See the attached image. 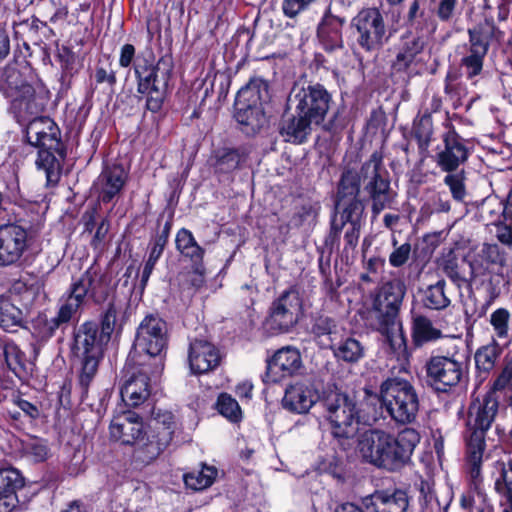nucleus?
<instances>
[{
	"label": "nucleus",
	"instance_id": "nucleus-52",
	"mask_svg": "<svg viewBox=\"0 0 512 512\" xmlns=\"http://www.w3.org/2000/svg\"><path fill=\"white\" fill-rule=\"evenodd\" d=\"M4 358L8 368L16 375L25 372L26 357L16 344L7 343L4 346Z\"/></svg>",
	"mask_w": 512,
	"mask_h": 512
},
{
	"label": "nucleus",
	"instance_id": "nucleus-23",
	"mask_svg": "<svg viewBox=\"0 0 512 512\" xmlns=\"http://www.w3.org/2000/svg\"><path fill=\"white\" fill-rule=\"evenodd\" d=\"M363 505L370 512H409V497L400 489L378 490L365 497Z\"/></svg>",
	"mask_w": 512,
	"mask_h": 512
},
{
	"label": "nucleus",
	"instance_id": "nucleus-44",
	"mask_svg": "<svg viewBox=\"0 0 512 512\" xmlns=\"http://www.w3.org/2000/svg\"><path fill=\"white\" fill-rule=\"evenodd\" d=\"M442 333L435 328L429 318L418 315L413 319L412 338L416 346L430 341L437 340Z\"/></svg>",
	"mask_w": 512,
	"mask_h": 512
},
{
	"label": "nucleus",
	"instance_id": "nucleus-19",
	"mask_svg": "<svg viewBox=\"0 0 512 512\" xmlns=\"http://www.w3.org/2000/svg\"><path fill=\"white\" fill-rule=\"evenodd\" d=\"M444 149L437 154V164L445 172L456 171L465 163L470 154L469 141L454 129L449 130L443 138Z\"/></svg>",
	"mask_w": 512,
	"mask_h": 512
},
{
	"label": "nucleus",
	"instance_id": "nucleus-43",
	"mask_svg": "<svg viewBox=\"0 0 512 512\" xmlns=\"http://www.w3.org/2000/svg\"><path fill=\"white\" fill-rule=\"evenodd\" d=\"M498 477L494 489L500 496V504L512 506V463L497 462Z\"/></svg>",
	"mask_w": 512,
	"mask_h": 512
},
{
	"label": "nucleus",
	"instance_id": "nucleus-24",
	"mask_svg": "<svg viewBox=\"0 0 512 512\" xmlns=\"http://www.w3.org/2000/svg\"><path fill=\"white\" fill-rule=\"evenodd\" d=\"M188 359L191 371L195 374H203L219 365L220 354L209 341L194 339L190 342Z\"/></svg>",
	"mask_w": 512,
	"mask_h": 512
},
{
	"label": "nucleus",
	"instance_id": "nucleus-31",
	"mask_svg": "<svg viewBox=\"0 0 512 512\" xmlns=\"http://www.w3.org/2000/svg\"><path fill=\"white\" fill-rule=\"evenodd\" d=\"M407 25L406 31H411L417 35H425V37L436 31L437 23L432 14L425 8L420 7L419 0H413L408 7L405 17Z\"/></svg>",
	"mask_w": 512,
	"mask_h": 512
},
{
	"label": "nucleus",
	"instance_id": "nucleus-4",
	"mask_svg": "<svg viewBox=\"0 0 512 512\" xmlns=\"http://www.w3.org/2000/svg\"><path fill=\"white\" fill-rule=\"evenodd\" d=\"M319 405L334 437L348 439L355 435L360 409L354 393L328 388L320 394Z\"/></svg>",
	"mask_w": 512,
	"mask_h": 512
},
{
	"label": "nucleus",
	"instance_id": "nucleus-9",
	"mask_svg": "<svg viewBox=\"0 0 512 512\" xmlns=\"http://www.w3.org/2000/svg\"><path fill=\"white\" fill-rule=\"evenodd\" d=\"M420 434L413 428H405L397 436L387 432L376 467L389 472L399 471L410 462Z\"/></svg>",
	"mask_w": 512,
	"mask_h": 512
},
{
	"label": "nucleus",
	"instance_id": "nucleus-46",
	"mask_svg": "<svg viewBox=\"0 0 512 512\" xmlns=\"http://www.w3.org/2000/svg\"><path fill=\"white\" fill-rule=\"evenodd\" d=\"M217 473L218 472L215 467L203 465L201 470L185 474L184 482L188 488L193 490H203L212 485Z\"/></svg>",
	"mask_w": 512,
	"mask_h": 512
},
{
	"label": "nucleus",
	"instance_id": "nucleus-21",
	"mask_svg": "<svg viewBox=\"0 0 512 512\" xmlns=\"http://www.w3.org/2000/svg\"><path fill=\"white\" fill-rule=\"evenodd\" d=\"M301 367L299 350L291 346L282 347L267 361L266 377L268 381L277 383L283 378L293 376Z\"/></svg>",
	"mask_w": 512,
	"mask_h": 512
},
{
	"label": "nucleus",
	"instance_id": "nucleus-39",
	"mask_svg": "<svg viewBox=\"0 0 512 512\" xmlns=\"http://www.w3.org/2000/svg\"><path fill=\"white\" fill-rule=\"evenodd\" d=\"M333 351V355L337 360L349 364H355L365 357V346L354 337H347L336 343L333 347H329Z\"/></svg>",
	"mask_w": 512,
	"mask_h": 512
},
{
	"label": "nucleus",
	"instance_id": "nucleus-62",
	"mask_svg": "<svg viewBox=\"0 0 512 512\" xmlns=\"http://www.w3.org/2000/svg\"><path fill=\"white\" fill-rule=\"evenodd\" d=\"M56 126L55 123L48 117H39L33 119L26 128V138L36 139V135L43 133L45 130Z\"/></svg>",
	"mask_w": 512,
	"mask_h": 512
},
{
	"label": "nucleus",
	"instance_id": "nucleus-2",
	"mask_svg": "<svg viewBox=\"0 0 512 512\" xmlns=\"http://www.w3.org/2000/svg\"><path fill=\"white\" fill-rule=\"evenodd\" d=\"M333 104L332 94L318 82H295L287 99L293 113L284 115L279 133L284 141L302 144L307 141L313 126H320Z\"/></svg>",
	"mask_w": 512,
	"mask_h": 512
},
{
	"label": "nucleus",
	"instance_id": "nucleus-29",
	"mask_svg": "<svg viewBox=\"0 0 512 512\" xmlns=\"http://www.w3.org/2000/svg\"><path fill=\"white\" fill-rule=\"evenodd\" d=\"M149 377L139 371L129 376L123 383L120 394L122 400L131 407H137L150 396Z\"/></svg>",
	"mask_w": 512,
	"mask_h": 512
},
{
	"label": "nucleus",
	"instance_id": "nucleus-54",
	"mask_svg": "<svg viewBox=\"0 0 512 512\" xmlns=\"http://www.w3.org/2000/svg\"><path fill=\"white\" fill-rule=\"evenodd\" d=\"M24 453L35 462H42L47 458L49 448L43 439L32 437L22 442Z\"/></svg>",
	"mask_w": 512,
	"mask_h": 512
},
{
	"label": "nucleus",
	"instance_id": "nucleus-40",
	"mask_svg": "<svg viewBox=\"0 0 512 512\" xmlns=\"http://www.w3.org/2000/svg\"><path fill=\"white\" fill-rule=\"evenodd\" d=\"M175 244L179 253L192 264L203 262L205 249L197 243L190 230L181 228L176 234Z\"/></svg>",
	"mask_w": 512,
	"mask_h": 512
},
{
	"label": "nucleus",
	"instance_id": "nucleus-17",
	"mask_svg": "<svg viewBox=\"0 0 512 512\" xmlns=\"http://www.w3.org/2000/svg\"><path fill=\"white\" fill-rule=\"evenodd\" d=\"M59 129L57 126L36 135V139H27L32 146L41 148L38 152L36 165L44 173L47 185H55L60 178V165L53 151L60 145Z\"/></svg>",
	"mask_w": 512,
	"mask_h": 512
},
{
	"label": "nucleus",
	"instance_id": "nucleus-48",
	"mask_svg": "<svg viewBox=\"0 0 512 512\" xmlns=\"http://www.w3.org/2000/svg\"><path fill=\"white\" fill-rule=\"evenodd\" d=\"M413 133L418 142L419 149L422 151L427 150L433 135V123L429 113L423 114L414 122Z\"/></svg>",
	"mask_w": 512,
	"mask_h": 512
},
{
	"label": "nucleus",
	"instance_id": "nucleus-10",
	"mask_svg": "<svg viewBox=\"0 0 512 512\" xmlns=\"http://www.w3.org/2000/svg\"><path fill=\"white\" fill-rule=\"evenodd\" d=\"M465 361L459 354L432 356L425 364L426 382L436 392L448 393L464 376Z\"/></svg>",
	"mask_w": 512,
	"mask_h": 512
},
{
	"label": "nucleus",
	"instance_id": "nucleus-51",
	"mask_svg": "<svg viewBox=\"0 0 512 512\" xmlns=\"http://www.w3.org/2000/svg\"><path fill=\"white\" fill-rule=\"evenodd\" d=\"M122 312V306L115 301H111L101 319L102 339L109 341L113 331L115 330L118 322V316Z\"/></svg>",
	"mask_w": 512,
	"mask_h": 512
},
{
	"label": "nucleus",
	"instance_id": "nucleus-42",
	"mask_svg": "<svg viewBox=\"0 0 512 512\" xmlns=\"http://www.w3.org/2000/svg\"><path fill=\"white\" fill-rule=\"evenodd\" d=\"M446 281L441 279L429 285L423 292V305L432 310H443L450 306L451 300L446 293Z\"/></svg>",
	"mask_w": 512,
	"mask_h": 512
},
{
	"label": "nucleus",
	"instance_id": "nucleus-58",
	"mask_svg": "<svg viewBox=\"0 0 512 512\" xmlns=\"http://www.w3.org/2000/svg\"><path fill=\"white\" fill-rule=\"evenodd\" d=\"M152 427L156 431V435L169 432L171 441L175 429L174 415L169 411L159 410L158 412L154 413Z\"/></svg>",
	"mask_w": 512,
	"mask_h": 512
},
{
	"label": "nucleus",
	"instance_id": "nucleus-15",
	"mask_svg": "<svg viewBox=\"0 0 512 512\" xmlns=\"http://www.w3.org/2000/svg\"><path fill=\"white\" fill-rule=\"evenodd\" d=\"M28 228L18 223L0 225V268L19 264L32 244Z\"/></svg>",
	"mask_w": 512,
	"mask_h": 512
},
{
	"label": "nucleus",
	"instance_id": "nucleus-35",
	"mask_svg": "<svg viewBox=\"0 0 512 512\" xmlns=\"http://www.w3.org/2000/svg\"><path fill=\"white\" fill-rule=\"evenodd\" d=\"M269 99L268 82L260 77H252L250 81L238 91L235 102L262 106V104L269 101Z\"/></svg>",
	"mask_w": 512,
	"mask_h": 512
},
{
	"label": "nucleus",
	"instance_id": "nucleus-7",
	"mask_svg": "<svg viewBox=\"0 0 512 512\" xmlns=\"http://www.w3.org/2000/svg\"><path fill=\"white\" fill-rule=\"evenodd\" d=\"M171 71L172 61L167 57H161L156 65L147 59L134 63L137 91L147 95L146 108L153 113L163 105Z\"/></svg>",
	"mask_w": 512,
	"mask_h": 512
},
{
	"label": "nucleus",
	"instance_id": "nucleus-3",
	"mask_svg": "<svg viewBox=\"0 0 512 512\" xmlns=\"http://www.w3.org/2000/svg\"><path fill=\"white\" fill-rule=\"evenodd\" d=\"M503 391L509 396L510 405H512V358L507 360L492 388L484 395L483 399H477L469 406L470 435L467 438V459L473 478L480 475L485 448V433L495 420L499 409L500 396L498 393Z\"/></svg>",
	"mask_w": 512,
	"mask_h": 512
},
{
	"label": "nucleus",
	"instance_id": "nucleus-47",
	"mask_svg": "<svg viewBox=\"0 0 512 512\" xmlns=\"http://www.w3.org/2000/svg\"><path fill=\"white\" fill-rule=\"evenodd\" d=\"M509 320L510 312L505 308H498L490 315V324L497 338L503 341V346L510 343Z\"/></svg>",
	"mask_w": 512,
	"mask_h": 512
},
{
	"label": "nucleus",
	"instance_id": "nucleus-8",
	"mask_svg": "<svg viewBox=\"0 0 512 512\" xmlns=\"http://www.w3.org/2000/svg\"><path fill=\"white\" fill-rule=\"evenodd\" d=\"M351 25L357 32V44L368 53L380 51L391 37L384 15L376 7L360 10Z\"/></svg>",
	"mask_w": 512,
	"mask_h": 512
},
{
	"label": "nucleus",
	"instance_id": "nucleus-26",
	"mask_svg": "<svg viewBox=\"0 0 512 512\" xmlns=\"http://www.w3.org/2000/svg\"><path fill=\"white\" fill-rule=\"evenodd\" d=\"M319 398L320 394H317L311 386L296 383L286 388L282 405L291 412L303 414L307 413L314 404H319Z\"/></svg>",
	"mask_w": 512,
	"mask_h": 512
},
{
	"label": "nucleus",
	"instance_id": "nucleus-63",
	"mask_svg": "<svg viewBox=\"0 0 512 512\" xmlns=\"http://www.w3.org/2000/svg\"><path fill=\"white\" fill-rule=\"evenodd\" d=\"M456 5L457 0H440L436 8L437 17L442 22L451 21L455 13Z\"/></svg>",
	"mask_w": 512,
	"mask_h": 512
},
{
	"label": "nucleus",
	"instance_id": "nucleus-27",
	"mask_svg": "<svg viewBox=\"0 0 512 512\" xmlns=\"http://www.w3.org/2000/svg\"><path fill=\"white\" fill-rule=\"evenodd\" d=\"M127 181V172L124 167L114 164L103 169L97 179L99 199L103 203H109L123 189Z\"/></svg>",
	"mask_w": 512,
	"mask_h": 512
},
{
	"label": "nucleus",
	"instance_id": "nucleus-11",
	"mask_svg": "<svg viewBox=\"0 0 512 512\" xmlns=\"http://www.w3.org/2000/svg\"><path fill=\"white\" fill-rule=\"evenodd\" d=\"M0 89L11 99L13 108L21 115H36L40 107L33 86L14 65H7L1 75Z\"/></svg>",
	"mask_w": 512,
	"mask_h": 512
},
{
	"label": "nucleus",
	"instance_id": "nucleus-16",
	"mask_svg": "<svg viewBox=\"0 0 512 512\" xmlns=\"http://www.w3.org/2000/svg\"><path fill=\"white\" fill-rule=\"evenodd\" d=\"M406 293V285L400 279L384 283L373 303V311L378 324L383 323L384 329L395 327L399 320V310Z\"/></svg>",
	"mask_w": 512,
	"mask_h": 512
},
{
	"label": "nucleus",
	"instance_id": "nucleus-18",
	"mask_svg": "<svg viewBox=\"0 0 512 512\" xmlns=\"http://www.w3.org/2000/svg\"><path fill=\"white\" fill-rule=\"evenodd\" d=\"M426 45L427 37L425 35L405 31L400 37L398 51L391 63V75L408 82L411 78L409 73L411 66L415 58L424 51Z\"/></svg>",
	"mask_w": 512,
	"mask_h": 512
},
{
	"label": "nucleus",
	"instance_id": "nucleus-61",
	"mask_svg": "<svg viewBox=\"0 0 512 512\" xmlns=\"http://www.w3.org/2000/svg\"><path fill=\"white\" fill-rule=\"evenodd\" d=\"M444 183L449 187L452 197L456 201H462L466 196L464 184V171L450 173L445 176Z\"/></svg>",
	"mask_w": 512,
	"mask_h": 512
},
{
	"label": "nucleus",
	"instance_id": "nucleus-5",
	"mask_svg": "<svg viewBox=\"0 0 512 512\" xmlns=\"http://www.w3.org/2000/svg\"><path fill=\"white\" fill-rule=\"evenodd\" d=\"M108 342L102 339L95 322L87 321L74 329L72 351L81 358L79 387L82 402L88 400L89 386L103 357V346Z\"/></svg>",
	"mask_w": 512,
	"mask_h": 512
},
{
	"label": "nucleus",
	"instance_id": "nucleus-41",
	"mask_svg": "<svg viewBox=\"0 0 512 512\" xmlns=\"http://www.w3.org/2000/svg\"><path fill=\"white\" fill-rule=\"evenodd\" d=\"M383 335L386 336V340L393 353L396 355L398 361H408L409 352L407 349L406 338L404 336L401 322L397 321L395 327H388L384 329V324H378L377 328Z\"/></svg>",
	"mask_w": 512,
	"mask_h": 512
},
{
	"label": "nucleus",
	"instance_id": "nucleus-38",
	"mask_svg": "<svg viewBox=\"0 0 512 512\" xmlns=\"http://www.w3.org/2000/svg\"><path fill=\"white\" fill-rule=\"evenodd\" d=\"M245 160V153L241 149L222 147L213 151L209 163L216 171L227 173L237 169Z\"/></svg>",
	"mask_w": 512,
	"mask_h": 512
},
{
	"label": "nucleus",
	"instance_id": "nucleus-30",
	"mask_svg": "<svg viewBox=\"0 0 512 512\" xmlns=\"http://www.w3.org/2000/svg\"><path fill=\"white\" fill-rule=\"evenodd\" d=\"M310 334L321 348L328 349L340 336L339 326L335 318L317 314L311 318Z\"/></svg>",
	"mask_w": 512,
	"mask_h": 512
},
{
	"label": "nucleus",
	"instance_id": "nucleus-12",
	"mask_svg": "<svg viewBox=\"0 0 512 512\" xmlns=\"http://www.w3.org/2000/svg\"><path fill=\"white\" fill-rule=\"evenodd\" d=\"M168 344V325L159 314H148L140 322L134 349L150 357H161Z\"/></svg>",
	"mask_w": 512,
	"mask_h": 512
},
{
	"label": "nucleus",
	"instance_id": "nucleus-22",
	"mask_svg": "<svg viewBox=\"0 0 512 512\" xmlns=\"http://www.w3.org/2000/svg\"><path fill=\"white\" fill-rule=\"evenodd\" d=\"M110 435L124 445H134L143 434L141 417L133 411L115 415L110 423Z\"/></svg>",
	"mask_w": 512,
	"mask_h": 512
},
{
	"label": "nucleus",
	"instance_id": "nucleus-1",
	"mask_svg": "<svg viewBox=\"0 0 512 512\" xmlns=\"http://www.w3.org/2000/svg\"><path fill=\"white\" fill-rule=\"evenodd\" d=\"M361 187L371 202L374 217L395 200L396 193L391 188L389 174L378 151L373 152L358 170L345 167L337 184L335 210L325 244L331 248L339 246L344 232L343 253L346 255L356 249L364 222L365 205L359 198Z\"/></svg>",
	"mask_w": 512,
	"mask_h": 512
},
{
	"label": "nucleus",
	"instance_id": "nucleus-49",
	"mask_svg": "<svg viewBox=\"0 0 512 512\" xmlns=\"http://www.w3.org/2000/svg\"><path fill=\"white\" fill-rule=\"evenodd\" d=\"M22 321V312L9 300L1 297L0 299V326L10 331L20 325Z\"/></svg>",
	"mask_w": 512,
	"mask_h": 512
},
{
	"label": "nucleus",
	"instance_id": "nucleus-64",
	"mask_svg": "<svg viewBox=\"0 0 512 512\" xmlns=\"http://www.w3.org/2000/svg\"><path fill=\"white\" fill-rule=\"evenodd\" d=\"M496 227V238L497 240L506 245L507 247H512V223L507 222H495Z\"/></svg>",
	"mask_w": 512,
	"mask_h": 512
},
{
	"label": "nucleus",
	"instance_id": "nucleus-32",
	"mask_svg": "<svg viewBox=\"0 0 512 512\" xmlns=\"http://www.w3.org/2000/svg\"><path fill=\"white\" fill-rule=\"evenodd\" d=\"M386 436L387 432L380 429H370L358 436L357 450L365 462L376 467Z\"/></svg>",
	"mask_w": 512,
	"mask_h": 512
},
{
	"label": "nucleus",
	"instance_id": "nucleus-20",
	"mask_svg": "<svg viewBox=\"0 0 512 512\" xmlns=\"http://www.w3.org/2000/svg\"><path fill=\"white\" fill-rule=\"evenodd\" d=\"M346 18L335 15L330 3L324 10L322 19L317 27V37L323 49L328 53L343 52L342 27Z\"/></svg>",
	"mask_w": 512,
	"mask_h": 512
},
{
	"label": "nucleus",
	"instance_id": "nucleus-14",
	"mask_svg": "<svg viewBox=\"0 0 512 512\" xmlns=\"http://www.w3.org/2000/svg\"><path fill=\"white\" fill-rule=\"evenodd\" d=\"M109 293L110 280L97 267L91 266L71 285L66 302L77 313L86 296L99 304L107 299Z\"/></svg>",
	"mask_w": 512,
	"mask_h": 512
},
{
	"label": "nucleus",
	"instance_id": "nucleus-57",
	"mask_svg": "<svg viewBox=\"0 0 512 512\" xmlns=\"http://www.w3.org/2000/svg\"><path fill=\"white\" fill-rule=\"evenodd\" d=\"M484 56L468 52L460 61V66L468 80H474L483 70Z\"/></svg>",
	"mask_w": 512,
	"mask_h": 512
},
{
	"label": "nucleus",
	"instance_id": "nucleus-25",
	"mask_svg": "<svg viewBox=\"0 0 512 512\" xmlns=\"http://www.w3.org/2000/svg\"><path fill=\"white\" fill-rule=\"evenodd\" d=\"M75 314L73 306L65 301L55 317L38 315L32 322L34 336L41 341H48L58 329H64Z\"/></svg>",
	"mask_w": 512,
	"mask_h": 512
},
{
	"label": "nucleus",
	"instance_id": "nucleus-34",
	"mask_svg": "<svg viewBox=\"0 0 512 512\" xmlns=\"http://www.w3.org/2000/svg\"><path fill=\"white\" fill-rule=\"evenodd\" d=\"M495 25L492 21L485 19L484 22L468 29L469 43L467 52L486 56L490 42L494 37Z\"/></svg>",
	"mask_w": 512,
	"mask_h": 512
},
{
	"label": "nucleus",
	"instance_id": "nucleus-56",
	"mask_svg": "<svg viewBox=\"0 0 512 512\" xmlns=\"http://www.w3.org/2000/svg\"><path fill=\"white\" fill-rule=\"evenodd\" d=\"M217 410L221 415L231 421H238L241 416V409L238 402L226 393L219 395L217 403Z\"/></svg>",
	"mask_w": 512,
	"mask_h": 512
},
{
	"label": "nucleus",
	"instance_id": "nucleus-6",
	"mask_svg": "<svg viewBox=\"0 0 512 512\" xmlns=\"http://www.w3.org/2000/svg\"><path fill=\"white\" fill-rule=\"evenodd\" d=\"M389 417L399 425L413 423L419 412L416 388L406 379L390 377L384 380L375 395Z\"/></svg>",
	"mask_w": 512,
	"mask_h": 512
},
{
	"label": "nucleus",
	"instance_id": "nucleus-60",
	"mask_svg": "<svg viewBox=\"0 0 512 512\" xmlns=\"http://www.w3.org/2000/svg\"><path fill=\"white\" fill-rule=\"evenodd\" d=\"M397 240L395 237L392 238L393 251L389 255V263L392 267L399 268L405 265L411 255V244L405 242L400 246H397Z\"/></svg>",
	"mask_w": 512,
	"mask_h": 512
},
{
	"label": "nucleus",
	"instance_id": "nucleus-13",
	"mask_svg": "<svg viewBox=\"0 0 512 512\" xmlns=\"http://www.w3.org/2000/svg\"><path fill=\"white\" fill-rule=\"evenodd\" d=\"M301 314L302 301L299 293L290 288L271 303L266 326L272 333H287L299 322Z\"/></svg>",
	"mask_w": 512,
	"mask_h": 512
},
{
	"label": "nucleus",
	"instance_id": "nucleus-33",
	"mask_svg": "<svg viewBox=\"0 0 512 512\" xmlns=\"http://www.w3.org/2000/svg\"><path fill=\"white\" fill-rule=\"evenodd\" d=\"M24 486V478L14 468L0 470V502L5 509H13L18 503L16 492Z\"/></svg>",
	"mask_w": 512,
	"mask_h": 512
},
{
	"label": "nucleus",
	"instance_id": "nucleus-45",
	"mask_svg": "<svg viewBox=\"0 0 512 512\" xmlns=\"http://www.w3.org/2000/svg\"><path fill=\"white\" fill-rule=\"evenodd\" d=\"M463 262L468 267L469 287L473 285H483L487 277L491 274L490 265L476 253L463 258Z\"/></svg>",
	"mask_w": 512,
	"mask_h": 512
},
{
	"label": "nucleus",
	"instance_id": "nucleus-37",
	"mask_svg": "<svg viewBox=\"0 0 512 512\" xmlns=\"http://www.w3.org/2000/svg\"><path fill=\"white\" fill-rule=\"evenodd\" d=\"M502 352L503 347L495 339L487 345L479 347L474 355L478 375L483 379L487 378Z\"/></svg>",
	"mask_w": 512,
	"mask_h": 512
},
{
	"label": "nucleus",
	"instance_id": "nucleus-36",
	"mask_svg": "<svg viewBox=\"0 0 512 512\" xmlns=\"http://www.w3.org/2000/svg\"><path fill=\"white\" fill-rule=\"evenodd\" d=\"M169 443V432L162 433L161 435L153 434L147 437L146 441L141 436L135 444L137 445L135 450L136 457L143 463H150L163 452Z\"/></svg>",
	"mask_w": 512,
	"mask_h": 512
},
{
	"label": "nucleus",
	"instance_id": "nucleus-28",
	"mask_svg": "<svg viewBox=\"0 0 512 512\" xmlns=\"http://www.w3.org/2000/svg\"><path fill=\"white\" fill-rule=\"evenodd\" d=\"M234 118L241 126L242 132L247 135L258 133L267 124L262 106L248 103H234Z\"/></svg>",
	"mask_w": 512,
	"mask_h": 512
},
{
	"label": "nucleus",
	"instance_id": "nucleus-50",
	"mask_svg": "<svg viewBox=\"0 0 512 512\" xmlns=\"http://www.w3.org/2000/svg\"><path fill=\"white\" fill-rule=\"evenodd\" d=\"M466 263L459 264L455 258L445 260L443 272L458 287H469L468 270Z\"/></svg>",
	"mask_w": 512,
	"mask_h": 512
},
{
	"label": "nucleus",
	"instance_id": "nucleus-59",
	"mask_svg": "<svg viewBox=\"0 0 512 512\" xmlns=\"http://www.w3.org/2000/svg\"><path fill=\"white\" fill-rule=\"evenodd\" d=\"M318 1L319 0H283L281 8L286 17L294 19L301 13L308 11Z\"/></svg>",
	"mask_w": 512,
	"mask_h": 512
},
{
	"label": "nucleus",
	"instance_id": "nucleus-53",
	"mask_svg": "<svg viewBox=\"0 0 512 512\" xmlns=\"http://www.w3.org/2000/svg\"><path fill=\"white\" fill-rule=\"evenodd\" d=\"M483 258L490 266L504 267L506 264V253L495 243H483L481 249L476 253Z\"/></svg>",
	"mask_w": 512,
	"mask_h": 512
},
{
	"label": "nucleus",
	"instance_id": "nucleus-55",
	"mask_svg": "<svg viewBox=\"0 0 512 512\" xmlns=\"http://www.w3.org/2000/svg\"><path fill=\"white\" fill-rule=\"evenodd\" d=\"M57 58L64 76H73L81 66L79 56L66 46L58 49Z\"/></svg>",
	"mask_w": 512,
	"mask_h": 512
}]
</instances>
